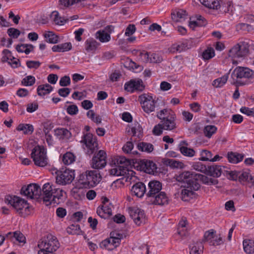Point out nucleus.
<instances>
[{
  "mask_svg": "<svg viewBox=\"0 0 254 254\" xmlns=\"http://www.w3.org/2000/svg\"><path fill=\"white\" fill-rule=\"evenodd\" d=\"M174 178L177 181L185 184L184 189L181 191L182 199L184 201H188L189 198H192L195 193V191L199 189L200 185L198 183L199 180L207 185H215L218 183L216 179L190 171H184L176 174Z\"/></svg>",
  "mask_w": 254,
  "mask_h": 254,
  "instance_id": "f257e3e1",
  "label": "nucleus"
},
{
  "mask_svg": "<svg viewBox=\"0 0 254 254\" xmlns=\"http://www.w3.org/2000/svg\"><path fill=\"white\" fill-rule=\"evenodd\" d=\"M42 191L41 198L47 206L59 204L61 201L60 200H63L62 197L64 192L63 190L56 188L54 186L49 183L44 185Z\"/></svg>",
  "mask_w": 254,
  "mask_h": 254,
  "instance_id": "f03ea898",
  "label": "nucleus"
},
{
  "mask_svg": "<svg viewBox=\"0 0 254 254\" xmlns=\"http://www.w3.org/2000/svg\"><path fill=\"white\" fill-rule=\"evenodd\" d=\"M101 178L99 171H86L79 176L78 182L84 188H92L100 183Z\"/></svg>",
  "mask_w": 254,
  "mask_h": 254,
  "instance_id": "7ed1b4c3",
  "label": "nucleus"
},
{
  "mask_svg": "<svg viewBox=\"0 0 254 254\" xmlns=\"http://www.w3.org/2000/svg\"><path fill=\"white\" fill-rule=\"evenodd\" d=\"M31 157L37 166L43 167L48 164L46 150L43 146L37 145L35 146L32 150Z\"/></svg>",
  "mask_w": 254,
  "mask_h": 254,
  "instance_id": "20e7f679",
  "label": "nucleus"
},
{
  "mask_svg": "<svg viewBox=\"0 0 254 254\" xmlns=\"http://www.w3.org/2000/svg\"><path fill=\"white\" fill-rule=\"evenodd\" d=\"M21 195L27 196L31 199H39L41 198V189L40 186L36 184H30L24 186L20 190Z\"/></svg>",
  "mask_w": 254,
  "mask_h": 254,
  "instance_id": "39448f33",
  "label": "nucleus"
},
{
  "mask_svg": "<svg viewBox=\"0 0 254 254\" xmlns=\"http://www.w3.org/2000/svg\"><path fill=\"white\" fill-rule=\"evenodd\" d=\"M74 171L68 169H62L57 171L56 173V183L61 185H65L70 184L74 178Z\"/></svg>",
  "mask_w": 254,
  "mask_h": 254,
  "instance_id": "423d86ee",
  "label": "nucleus"
},
{
  "mask_svg": "<svg viewBox=\"0 0 254 254\" xmlns=\"http://www.w3.org/2000/svg\"><path fill=\"white\" fill-rule=\"evenodd\" d=\"M110 237L102 241L100 243V247L108 251H112L117 248L121 241V235L113 232L110 234Z\"/></svg>",
  "mask_w": 254,
  "mask_h": 254,
  "instance_id": "0eeeda50",
  "label": "nucleus"
},
{
  "mask_svg": "<svg viewBox=\"0 0 254 254\" xmlns=\"http://www.w3.org/2000/svg\"><path fill=\"white\" fill-rule=\"evenodd\" d=\"M138 101L145 113L149 114L155 111L156 102L150 95L148 94L140 95L138 97Z\"/></svg>",
  "mask_w": 254,
  "mask_h": 254,
  "instance_id": "6e6552de",
  "label": "nucleus"
},
{
  "mask_svg": "<svg viewBox=\"0 0 254 254\" xmlns=\"http://www.w3.org/2000/svg\"><path fill=\"white\" fill-rule=\"evenodd\" d=\"M249 44L243 41L234 46L229 51V56L232 58H243L249 53Z\"/></svg>",
  "mask_w": 254,
  "mask_h": 254,
  "instance_id": "1a4fd4ad",
  "label": "nucleus"
},
{
  "mask_svg": "<svg viewBox=\"0 0 254 254\" xmlns=\"http://www.w3.org/2000/svg\"><path fill=\"white\" fill-rule=\"evenodd\" d=\"M232 76L237 78H246L249 82H254V71L250 68L243 66L237 67L233 71Z\"/></svg>",
  "mask_w": 254,
  "mask_h": 254,
  "instance_id": "9d476101",
  "label": "nucleus"
},
{
  "mask_svg": "<svg viewBox=\"0 0 254 254\" xmlns=\"http://www.w3.org/2000/svg\"><path fill=\"white\" fill-rule=\"evenodd\" d=\"M59 246L60 244L57 238L51 234H48L47 237L38 244L39 248L49 250L53 253L59 248Z\"/></svg>",
  "mask_w": 254,
  "mask_h": 254,
  "instance_id": "9b49d317",
  "label": "nucleus"
},
{
  "mask_svg": "<svg viewBox=\"0 0 254 254\" xmlns=\"http://www.w3.org/2000/svg\"><path fill=\"white\" fill-rule=\"evenodd\" d=\"M106 153L103 150H100L95 154L91 161V166L95 169H100L104 168L107 164Z\"/></svg>",
  "mask_w": 254,
  "mask_h": 254,
  "instance_id": "f8f14e48",
  "label": "nucleus"
},
{
  "mask_svg": "<svg viewBox=\"0 0 254 254\" xmlns=\"http://www.w3.org/2000/svg\"><path fill=\"white\" fill-rule=\"evenodd\" d=\"M81 142H83L87 148V154L91 155L98 149V143L95 137L91 133L84 135Z\"/></svg>",
  "mask_w": 254,
  "mask_h": 254,
  "instance_id": "ddd939ff",
  "label": "nucleus"
},
{
  "mask_svg": "<svg viewBox=\"0 0 254 254\" xmlns=\"http://www.w3.org/2000/svg\"><path fill=\"white\" fill-rule=\"evenodd\" d=\"M128 213L134 223L138 226L145 223L146 219L144 212L143 210L137 207H130Z\"/></svg>",
  "mask_w": 254,
  "mask_h": 254,
  "instance_id": "4468645a",
  "label": "nucleus"
},
{
  "mask_svg": "<svg viewBox=\"0 0 254 254\" xmlns=\"http://www.w3.org/2000/svg\"><path fill=\"white\" fill-rule=\"evenodd\" d=\"M29 204L27 200L17 196V213H18L21 216L25 217L29 211Z\"/></svg>",
  "mask_w": 254,
  "mask_h": 254,
  "instance_id": "2eb2a0df",
  "label": "nucleus"
},
{
  "mask_svg": "<svg viewBox=\"0 0 254 254\" xmlns=\"http://www.w3.org/2000/svg\"><path fill=\"white\" fill-rule=\"evenodd\" d=\"M149 191L146 193L148 197H152L159 192H161L162 184L158 181H151L148 183Z\"/></svg>",
  "mask_w": 254,
  "mask_h": 254,
  "instance_id": "dca6fc26",
  "label": "nucleus"
},
{
  "mask_svg": "<svg viewBox=\"0 0 254 254\" xmlns=\"http://www.w3.org/2000/svg\"><path fill=\"white\" fill-rule=\"evenodd\" d=\"M140 169L148 174L154 173L157 169L156 165L152 161L148 160H142L140 161Z\"/></svg>",
  "mask_w": 254,
  "mask_h": 254,
  "instance_id": "f3484780",
  "label": "nucleus"
},
{
  "mask_svg": "<svg viewBox=\"0 0 254 254\" xmlns=\"http://www.w3.org/2000/svg\"><path fill=\"white\" fill-rule=\"evenodd\" d=\"M176 117L174 114H172L170 118L161 120L160 123L164 130H172L176 128L175 122Z\"/></svg>",
  "mask_w": 254,
  "mask_h": 254,
  "instance_id": "a211bd4d",
  "label": "nucleus"
},
{
  "mask_svg": "<svg viewBox=\"0 0 254 254\" xmlns=\"http://www.w3.org/2000/svg\"><path fill=\"white\" fill-rule=\"evenodd\" d=\"M131 191L132 195L142 197L146 191V186L142 182H138L133 185Z\"/></svg>",
  "mask_w": 254,
  "mask_h": 254,
  "instance_id": "6ab92c4d",
  "label": "nucleus"
},
{
  "mask_svg": "<svg viewBox=\"0 0 254 254\" xmlns=\"http://www.w3.org/2000/svg\"><path fill=\"white\" fill-rule=\"evenodd\" d=\"M188 143L185 140L181 141L178 145L179 150L184 156L191 157L195 155V151L192 148H188Z\"/></svg>",
  "mask_w": 254,
  "mask_h": 254,
  "instance_id": "aec40b11",
  "label": "nucleus"
},
{
  "mask_svg": "<svg viewBox=\"0 0 254 254\" xmlns=\"http://www.w3.org/2000/svg\"><path fill=\"white\" fill-rule=\"evenodd\" d=\"M191 44L192 41L190 40H184L180 44L174 45L171 48V52L181 53V52L185 51L191 48Z\"/></svg>",
  "mask_w": 254,
  "mask_h": 254,
  "instance_id": "412c9836",
  "label": "nucleus"
},
{
  "mask_svg": "<svg viewBox=\"0 0 254 254\" xmlns=\"http://www.w3.org/2000/svg\"><path fill=\"white\" fill-rule=\"evenodd\" d=\"M4 56L2 58L3 62H7L12 67H16V59L14 58L11 52L8 50H4L3 51Z\"/></svg>",
  "mask_w": 254,
  "mask_h": 254,
  "instance_id": "4be33fe9",
  "label": "nucleus"
},
{
  "mask_svg": "<svg viewBox=\"0 0 254 254\" xmlns=\"http://www.w3.org/2000/svg\"><path fill=\"white\" fill-rule=\"evenodd\" d=\"M154 198L153 203L158 205H165L168 202V198L164 192H159L152 197Z\"/></svg>",
  "mask_w": 254,
  "mask_h": 254,
  "instance_id": "5701e85b",
  "label": "nucleus"
},
{
  "mask_svg": "<svg viewBox=\"0 0 254 254\" xmlns=\"http://www.w3.org/2000/svg\"><path fill=\"white\" fill-rule=\"evenodd\" d=\"M55 135L59 139L66 140L71 136V133L64 128H57L55 130Z\"/></svg>",
  "mask_w": 254,
  "mask_h": 254,
  "instance_id": "b1692460",
  "label": "nucleus"
},
{
  "mask_svg": "<svg viewBox=\"0 0 254 254\" xmlns=\"http://www.w3.org/2000/svg\"><path fill=\"white\" fill-rule=\"evenodd\" d=\"M221 166L213 165L207 167L206 174L213 177H219L221 176L222 173Z\"/></svg>",
  "mask_w": 254,
  "mask_h": 254,
  "instance_id": "393cba45",
  "label": "nucleus"
},
{
  "mask_svg": "<svg viewBox=\"0 0 254 254\" xmlns=\"http://www.w3.org/2000/svg\"><path fill=\"white\" fill-rule=\"evenodd\" d=\"M72 45L70 42L64 43L54 46L52 50L54 52H64L70 50Z\"/></svg>",
  "mask_w": 254,
  "mask_h": 254,
  "instance_id": "a878e982",
  "label": "nucleus"
},
{
  "mask_svg": "<svg viewBox=\"0 0 254 254\" xmlns=\"http://www.w3.org/2000/svg\"><path fill=\"white\" fill-rule=\"evenodd\" d=\"M53 89V87L48 83L40 85L37 89V94L40 96H45L49 94Z\"/></svg>",
  "mask_w": 254,
  "mask_h": 254,
  "instance_id": "bb28decb",
  "label": "nucleus"
},
{
  "mask_svg": "<svg viewBox=\"0 0 254 254\" xmlns=\"http://www.w3.org/2000/svg\"><path fill=\"white\" fill-rule=\"evenodd\" d=\"M244 155L236 152L228 153L227 158L230 163L236 164L241 162L244 158Z\"/></svg>",
  "mask_w": 254,
  "mask_h": 254,
  "instance_id": "cd10ccee",
  "label": "nucleus"
},
{
  "mask_svg": "<svg viewBox=\"0 0 254 254\" xmlns=\"http://www.w3.org/2000/svg\"><path fill=\"white\" fill-rule=\"evenodd\" d=\"M171 15L172 19L176 22H181L184 20L187 16L186 11L183 9L174 11Z\"/></svg>",
  "mask_w": 254,
  "mask_h": 254,
  "instance_id": "c85d7f7f",
  "label": "nucleus"
},
{
  "mask_svg": "<svg viewBox=\"0 0 254 254\" xmlns=\"http://www.w3.org/2000/svg\"><path fill=\"white\" fill-rule=\"evenodd\" d=\"M243 247L244 251L248 254L254 253V241L250 239H246L243 241Z\"/></svg>",
  "mask_w": 254,
  "mask_h": 254,
  "instance_id": "c756f323",
  "label": "nucleus"
},
{
  "mask_svg": "<svg viewBox=\"0 0 254 254\" xmlns=\"http://www.w3.org/2000/svg\"><path fill=\"white\" fill-rule=\"evenodd\" d=\"M200 2L209 8L217 9L220 8V5L218 0H200Z\"/></svg>",
  "mask_w": 254,
  "mask_h": 254,
  "instance_id": "7c9ffc66",
  "label": "nucleus"
},
{
  "mask_svg": "<svg viewBox=\"0 0 254 254\" xmlns=\"http://www.w3.org/2000/svg\"><path fill=\"white\" fill-rule=\"evenodd\" d=\"M17 130L22 131L25 134H31L34 131V127L30 124H20L17 127Z\"/></svg>",
  "mask_w": 254,
  "mask_h": 254,
  "instance_id": "2f4dec72",
  "label": "nucleus"
},
{
  "mask_svg": "<svg viewBox=\"0 0 254 254\" xmlns=\"http://www.w3.org/2000/svg\"><path fill=\"white\" fill-rule=\"evenodd\" d=\"M99 44L93 38H89L85 42V49L87 52L95 51Z\"/></svg>",
  "mask_w": 254,
  "mask_h": 254,
  "instance_id": "473e14b6",
  "label": "nucleus"
},
{
  "mask_svg": "<svg viewBox=\"0 0 254 254\" xmlns=\"http://www.w3.org/2000/svg\"><path fill=\"white\" fill-rule=\"evenodd\" d=\"M137 148L141 151L151 153L154 149V146L150 143L141 142L138 143Z\"/></svg>",
  "mask_w": 254,
  "mask_h": 254,
  "instance_id": "72a5a7b5",
  "label": "nucleus"
},
{
  "mask_svg": "<svg viewBox=\"0 0 254 254\" xmlns=\"http://www.w3.org/2000/svg\"><path fill=\"white\" fill-rule=\"evenodd\" d=\"M203 246L200 242H197L192 246H190V254H202Z\"/></svg>",
  "mask_w": 254,
  "mask_h": 254,
  "instance_id": "f704fd0d",
  "label": "nucleus"
},
{
  "mask_svg": "<svg viewBox=\"0 0 254 254\" xmlns=\"http://www.w3.org/2000/svg\"><path fill=\"white\" fill-rule=\"evenodd\" d=\"M95 37L102 43L109 42L111 39L110 35L105 31H97L96 33Z\"/></svg>",
  "mask_w": 254,
  "mask_h": 254,
  "instance_id": "c9c22d12",
  "label": "nucleus"
},
{
  "mask_svg": "<svg viewBox=\"0 0 254 254\" xmlns=\"http://www.w3.org/2000/svg\"><path fill=\"white\" fill-rule=\"evenodd\" d=\"M128 171V169H124V167L117 166L110 170V174L113 176H122L125 175Z\"/></svg>",
  "mask_w": 254,
  "mask_h": 254,
  "instance_id": "e433bc0d",
  "label": "nucleus"
},
{
  "mask_svg": "<svg viewBox=\"0 0 254 254\" xmlns=\"http://www.w3.org/2000/svg\"><path fill=\"white\" fill-rule=\"evenodd\" d=\"M229 77V73L225 74L223 76L215 79L213 81L212 85L215 87H221L227 82Z\"/></svg>",
  "mask_w": 254,
  "mask_h": 254,
  "instance_id": "4c0bfd02",
  "label": "nucleus"
},
{
  "mask_svg": "<svg viewBox=\"0 0 254 254\" xmlns=\"http://www.w3.org/2000/svg\"><path fill=\"white\" fill-rule=\"evenodd\" d=\"M44 36L46 39V41L50 43L56 44L59 41L58 36L53 32L48 31L44 34Z\"/></svg>",
  "mask_w": 254,
  "mask_h": 254,
  "instance_id": "58836bf2",
  "label": "nucleus"
},
{
  "mask_svg": "<svg viewBox=\"0 0 254 254\" xmlns=\"http://www.w3.org/2000/svg\"><path fill=\"white\" fill-rule=\"evenodd\" d=\"M75 156L70 152H67L63 156V162L65 165H70L75 161Z\"/></svg>",
  "mask_w": 254,
  "mask_h": 254,
  "instance_id": "ea45409f",
  "label": "nucleus"
},
{
  "mask_svg": "<svg viewBox=\"0 0 254 254\" xmlns=\"http://www.w3.org/2000/svg\"><path fill=\"white\" fill-rule=\"evenodd\" d=\"M238 179L240 182H248L250 183L253 184L252 181L254 180V178L248 172H239V174L238 176Z\"/></svg>",
  "mask_w": 254,
  "mask_h": 254,
  "instance_id": "a19ab883",
  "label": "nucleus"
},
{
  "mask_svg": "<svg viewBox=\"0 0 254 254\" xmlns=\"http://www.w3.org/2000/svg\"><path fill=\"white\" fill-rule=\"evenodd\" d=\"M34 48L32 45L21 44L17 45V51L18 52L25 53L26 54H29Z\"/></svg>",
  "mask_w": 254,
  "mask_h": 254,
  "instance_id": "79ce46f5",
  "label": "nucleus"
},
{
  "mask_svg": "<svg viewBox=\"0 0 254 254\" xmlns=\"http://www.w3.org/2000/svg\"><path fill=\"white\" fill-rule=\"evenodd\" d=\"M217 130V127L213 125H207L204 127L203 131L205 135L210 138L211 136L215 133Z\"/></svg>",
  "mask_w": 254,
  "mask_h": 254,
  "instance_id": "37998d69",
  "label": "nucleus"
},
{
  "mask_svg": "<svg viewBox=\"0 0 254 254\" xmlns=\"http://www.w3.org/2000/svg\"><path fill=\"white\" fill-rule=\"evenodd\" d=\"M80 232V228L78 224L74 223L70 224L67 228V232L69 234H79Z\"/></svg>",
  "mask_w": 254,
  "mask_h": 254,
  "instance_id": "c03bdc74",
  "label": "nucleus"
},
{
  "mask_svg": "<svg viewBox=\"0 0 254 254\" xmlns=\"http://www.w3.org/2000/svg\"><path fill=\"white\" fill-rule=\"evenodd\" d=\"M117 162L118 166L124 167V169H127V167L131 164L129 160L123 156L119 157L117 160Z\"/></svg>",
  "mask_w": 254,
  "mask_h": 254,
  "instance_id": "a18cd8bd",
  "label": "nucleus"
},
{
  "mask_svg": "<svg viewBox=\"0 0 254 254\" xmlns=\"http://www.w3.org/2000/svg\"><path fill=\"white\" fill-rule=\"evenodd\" d=\"M51 17L53 19L55 23L58 25H63L65 22V20L63 18L59 16V14L57 11L52 12Z\"/></svg>",
  "mask_w": 254,
  "mask_h": 254,
  "instance_id": "49530a36",
  "label": "nucleus"
},
{
  "mask_svg": "<svg viewBox=\"0 0 254 254\" xmlns=\"http://www.w3.org/2000/svg\"><path fill=\"white\" fill-rule=\"evenodd\" d=\"M215 56L214 50L212 48H208L202 54L204 60H208L212 58Z\"/></svg>",
  "mask_w": 254,
  "mask_h": 254,
  "instance_id": "de8ad7c7",
  "label": "nucleus"
},
{
  "mask_svg": "<svg viewBox=\"0 0 254 254\" xmlns=\"http://www.w3.org/2000/svg\"><path fill=\"white\" fill-rule=\"evenodd\" d=\"M81 0H59L60 5L62 8L68 7L74 3L81 1Z\"/></svg>",
  "mask_w": 254,
  "mask_h": 254,
  "instance_id": "09e8293b",
  "label": "nucleus"
},
{
  "mask_svg": "<svg viewBox=\"0 0 254 254\" xmlns=\"http://www.w3.org/2000/svg\"><path fill=\"white\" fill-rule=\"evenodd\" d=\"M35 82V78L32 75H28L24 78L21 81V83L24 86H32Z\"/></svg>",
  "mask_w": 254,
  "mask_h": 254,
  "instance_id": "8fccbe9b",
  "label": "nucleus"
},
{
  "mask_svg": "<svg viewBox=\"0 0 254 254\" xmlns=\"http://www.w3.org/2000/svg\"><path fill=\"white\" fill-rule=\"evenodd\" d=\"M172 114H174L171 111L168 110L167 109H163L160 111L157 114V117L161 120L170 118Z\"/></svg>",
  "mask_w": 254,
  "mask_h": 254,
  "instance_id": "3c124183",
  "label": "nucleus"
},
{
  "mask_svg": "<svg viewBox=\"0 0 254 254\" xmlns=\"http://www.w3.org/2000/svg\"><path fill=\"white\" fill-rule=\"evenodd\" d=\"M192 167L193 169L196 171H199L205 174L206 173L207 167L205 165H203L201 162H198L194 163L192 165Z\"/></svg>",
  "mask_w": 254,
  "mask_h": 254,
  "instance_id": "603ef678",
  "label": "nucleus"
},
{
  "mask_svg": "<svg viewBox=\"0 0 254 254\" xmlns=\"http://www.w3.org/2000/svg\"><path fill=\"white\" fill-rule=\"evenodd\" d=\"M213 238H215L214 232L213 230L206 231L203 236V241L208 242L210 245V241H212Z\"/></svg>",
  "mask_w": 254,
  "mask_h": 254,
  "instance_id": "864d4df0",
  "label": "nucleus"
},
{
  "mask_svg": "<svg viewBox=\"0 0 254 254\" xmlns=\"http://www.w3.org/2000/svg\"><path fill=\"white\" fill-rule=\"evenodd\" d=\"M201 157L199 158V160L201 161H211V159L212 156V153L211 152L206 150H203L201 151Z\"/></svg>",
  "mask_w": 254,
  "mask_h": 254,
  "instance_id": "5fc2aeb1",
  "label": "nucleus"
},
{
  "mask_svg": "<svg viewBox=\"0 0 254 254\" xmlns=\"http://www.w3.org/2000/svg\"><path fill=\"white\" fill-rule=\"evenodd\" d=\"M16 196L15 195H7L5 197L4 201L7 204H10L11 206H12L14 208H16L15 204V199Z\"/></svg>",
  "mask_w": 254,
  "mask_h": 254,
  "instance_id": "6e6d98bb",
  "label": "nucleus"
},
{
  "mask_svg": "<svg viewBox=\"0 0 254 254\" xmlns=\"http://www.w3.org/2000/svg\"><path fill=\"white\" fill-rule=\"evenodd\" d=\"M206 21L193 20L190 21L189 26L192 30H194L195 27L204 26L206 24Z\"/></svg>",
  "mask_w": 254,
  "mask_h": 254,
  "instance_id": "4d7b16f0",
  "label": "nucleus"
},
{
  "mask_svg": "<svg viewBox=\"0 0 254 254\" xmlns=\"http://www.w3.org/2000/svg\"><path fill=\"white\" fill-rule=\"evenodd\" d=\"M220 7L222 8V10L225 13H231L233 11V7L232 5V2L230 1H227L222 6H220Z\"/></svg>",
  "mask_w": 254,
  "mask_h": 254,
  "instance_id": "13d9d810",
  "label": "nucleus"
},
{
  "mask_svg": "<svg viewBox=\"0 0 254 254\" xmlns=\"http://www.w3.org/2000/svg\"><path fill=\"white\" fill-rule=\"evenodd\" d=\"M140 59L144 63L149 62L150 53L145 51H138Z\"/></svg>",
  "mask_w": 254,
  "mask_h": 254,
  "instance_id": "bf43d9fd",
  "label": "nucleus"
},
{
  "mask_svg": "<svg viewBox=\"0 0 254 254\" xmlns=\"http://www.w3.org/2000/svg\"><path fill=\"white\" fill-rule=\"evenodd\" d=\"M169 165L173 168H182L183 166V163L174 159L169 160Z\"/></svg>",
  "mask_w": 254,
  "mask_h": 254,
  "instance_id": "052dcab7",
  "label": "nucleus"
},
{
  "mask_svg": "<svg viewBox=\"0 0 254 254\" xmlns=\"http://www.w3.org/2000/svg\"><path fill=\"white\" fill-rule=\"evenodd\" d=\"M67 113L70 115H76L78 112V109L76 105H72L69 106L66 109Z\"/></svg>",
  "mask_w": 254,
  "mask_h": 254,
  "instance_id": "680f3d73",
  "label": "nucleus"
},
{
  "mask_svg": "<svg viewBox=\"0 0 254 254\" xmlns=\"http://www.w3.org/2000/svg\"><path fill=\"white\" fill-rule=\"evenodd\" d=\"M240 112L247 116L254 117V108L250 109L248 107H242L240 109Z\"/></svg>",
  "mask_w": 254,
  "mask_h": 254,
  "instance_id": "e2e57ef3",
  "label": "nucleus"
},
{
  "mask_svg": "<svg viewBox=\"0 0 254 254\" xmlns=\"http://www.w3.org/2000/svg\"><path fill=\"white\" fill-rule=\"evenodd\" d=\"M134 86L135 84L133 82V80H131L129 82L125 84L124 88L127 91L132 93L135 90Z\"/></svg>",
  "mask_w": 254,
  "mask_h": 254,
  "instance_id": "0e129e2a",
  "label": "nucleus"
},
{
  "mask_svg": "<svg viewBox=\"0 0 254 254\" xmlns=\"http://www.w3.org/2000/svg\"><path fill=\"white\" fill-rule=\"evenodd\" d=\"M26 65L29 68H38L41 65V63L38 61H28L26 62Z\"/></svg>",
  "mask_w": 254,
  "mask_h": 254,
  "instance_id": "69168bd1",
  "label": "nucleus"
},
{
  "mask_svg": "<svg viewBox=\"0 0 254 254\" xmlns=\"http://www.w3.org/2000/svg\"><path fill=\"white\" fill-rule=\"evenodd\" d=\"M70 83V79L68 76H64L62 77L59 82V84L61 86H67Z\"/></svg>",
  "mask_w": 254,
  "mask_h": 254,
  "instance_id": "338daca9",
  "label": "nucleus"
},
{
  "mask_svg": "<svg viewBox=\"0 0 254 254\" xmlns=\"http://www.w3.org/2000/svg\"><path fill=\"white\" fill-rule=\"evenodd\" d=\"M135 30L136 28L134 24H129L126 28L125 35L129 36L132 35L135 32Z\"/></svg>",
  "mask_w": 254,
  "mask_h": 254,
  "instance_id": "774afa93",
  "label": "nucleus"
}]
</instances>
